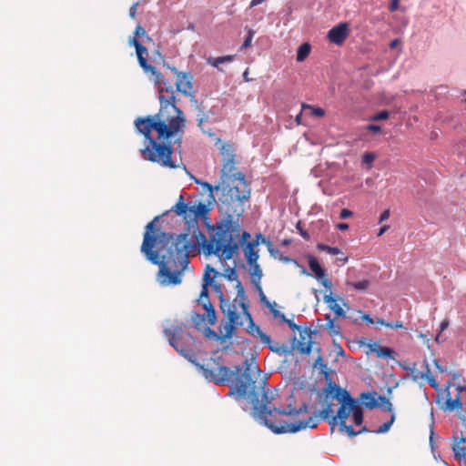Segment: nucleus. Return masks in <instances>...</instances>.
Here are the masks:
<instances>
[{"label":"nucleus","instance_id":"obj_20","mask_svg":"<svg viewBox=\"0 0 466 466\" xmlns=\"http://www.w3.org/2000/svg\"><path fill=\"white\" fill-rule=\"evenodd\" d=\"M249 321L251 322V325H250V329H251V330H250V332L252 333V335H253V336H257V337H258V338L260 339V340H261L264 344L268 345V348H269L271 350H275L273 349V347L270 345V342H271V338H270V336H268V335H267L266 333H264V332L260 329V328H259L258 326H256V325L253 323L252 319H251V320L249 319Z\"/></svg>","mask_w":466,"mask_h":466},{"label":"nucleus","instance_id":"obj_15","mask_svg":"<svg viewBox=\"0 0 466 466\" xmlns=\"http://www.w3.org/2000/svg\"><path fill=\"white\" fill-rule=\"evenodd\" d=\"M248 238L244 243H239L244 247L243 251L248 264H255L258 260V253L255 250V248L258 245V240L248 241Z\"/></svg>","mask_w":466,"mask_h":466},{"label":"nucleus","instance_id":"obj_63","mask_svg":"<svg viewBox=\"0 0 466 466\" xmlns=\"http://www.w3.org/2000/svg\"><path fill=\"white\" fill-rule=\"evenodd\" d=\"M362 319L365 321H367L368 323H370V324H373L374 323L372 318L370 315H368V314L363 315Z\"/></svg>","mask_w":466,"mask_h":466},{"label":"nucleus","instance_id":"obj_29","mask_svg":"<svg viewBox=\"0 0 466 466\" xmlns=\"http://www.w3.org/2000/svg\"><path fill=\"white\" fill-rule=\"evenodd\" d=\"M352 417H353V421H354V424L359 426L360 424H362L363 422V410H362V408L360 407V405L357 402L354 409H353V411H352Z\"/></svg>","mask_w":466,"mask_h":466},{"label":"nucleus","instance_id":"obj_6","mask_svg":"<svg viewBox=\"0 0 466 466\" xmlns=\"http://www.w3.org/2000/svg\"><path fill=\"white\" fill-rule=\"evenodd\" d=\"M169 344L183 357L189 361H193L195 354L191 349L187 345L190 340H193V337L184 331L181 325H174L171 328H167L164 330Z\"/></svg>","mask_w":466,"mask_h":466},{"label":"nucleus","instance_id":"obj_30","mask_svg":"<svg viewBox=\"0 0 466 466\" xmlns=\"http://www.w3.org/2000/svg\"><path fill=\"white\" fill-rule=\"evenodd\" d=\"M461 406H462V403L461 402L459 395H458L454 400H452L451 398L446 400L444 410L452 411L456 409L461 408Z\"/></svg>","mask_w":466,"mask_h":466},{"label":"nucleus","instance_id":"obj_14","mask_svg":"<svg viewBox=\"0 0 466 466\" xmlns=\"http://www.w3.org/2000/svg\"><path fill=\"white\" fill-rule=\"evenodd\" d=\"M312 337L310 329L299 330V339L297 343V350L302 354H309L311 351Z\"/></svg>","mask_w":466,"mask_h":466},{"label":"nucleus","instance_id":"obj_40","mask_svg":"<svg viewBox=\"0 0 466 466\" xmlns=\"http://www.w3.org/2000/svg\"><path fill=\"white\" fill-rule=\"evenodd\" d=\"M223 276L229 281H236L238 280V273L235 268H228Z\"/></svg>","mask_w":466,"mask_h":466},{"label":"nucleus","instance_id":"obj_24","mask_svg":"<svg viewBox=\"0 0 466 466\" xmlns=\"http://www.w3.org/2000/svg\"><path fill=\"white\" fill-rule=\"evenodd\" d=\"M326 325L325 328L331 336L340 335V326L336 324L334 319L329 315L325 316Z\"/></svg>","mask_w":466,"mask_h":466},{"label":"nucleus","instance_id":"obj_19","mask_svg":"<svg viewBox=\"0 0 466 466\" xmlns=\"http://www.w3.org/2000/svg\"><path fill=\"white\" fill-rule=\"evenodd\" d=\"M376 392H363L360 394V399L362 404L368 409H374L379 407L378 398Z\"/></svg>","mask_w":466,"mask_h":466},{"label":"nucleus","instance_id":"obj_36","mask_svg":"<svg viewBox=\"0 0 466 466\" xmlns=\"http://www.w3.org/2000/svg\"><path fill=\"white\" fill-rule=\"evenodd\" d=\"M349 285L352 286L356 290L365 291L369 289L370 282L368 279H362L356 282H350Z\"/></svg>","mask_w":466,"mask_h":466},{"label":"nucleus","instance_id":"obj_27","mask_svg":"<svg viewBox=\"0 0 466 466\" xmlns=\"http://www.w3.org/2000/svg\"><path fill=\"white\" fill-rule=\"evenodd\" d=\"M234 60V56H223L218 57H209L208 58V63L214 67L218 68V66L220 64L226 63V62H231Z\"/></svg>","mask_w":466,"mask_h":466},{"label":"nucleus","instance_id":"obj_37","mask_svg":"<svg viewBox=\"0 0 466 466\" xmlns=\"http://www.w3.org/2000/svg\"><path fill=\"white\" fill-rule=\"evenodd\" d=\"M378 400L380 402L379 403V406L381 407L382 410L392 412V404L385 396L380 395L378 396Z\"/></svg>","mask_w":466,"mask_h":466},{"label":"nucleus","instance_id":"obj_3","mask_svg":"<svg viewBox=\"0 0 466 466\" xmlns=\"http://www.w3.org/2000/svg\"><path fill=\"white\" fill-rule=\"evenodd\" d=\"M266 379L261 374L258 366L246 364L245 372L236 384L237 392L239 397H248V402L253 405V415L261 420L274 433H295L302 430L317 428L320 418L319 410L313 412L306 420L287 422L279 418L282 415L295 416L308 412V406L303 403L298 410L290 405L287 409H268V404L271 402L268 392L265 390Z\"/></svg>","mask_w":466,"mask_h":466},{"label":"nucleus","instance_id":"obj_9","mask_svg":"<svg viewBox=\"0 0 466 466\" xmlns=\"http://www.w3.org/2000/svg\"><path fill=\"white\" fill-rule=\"evenodd\" d=\"M193 76L190 73L184 72L178 75V77L176 79L177 91L190 96V101L196 104L197 108L200 110V106L198 105V100L193 95Z\"/></svg>","mask_w":466,"mask_h":466},{"label":"nucleus","instance_id":"obj_35","mask_svg":"<svg viewBox=\"0 0 466 466\" xmlns=\"http://www.w3.org/2000/svg\"><path fill=\"white\" fill-rule=\"evenodd\" d=\"M396 419V416L394 413L391 414L390 420L384 422L382 425H380L376 431H374L375 433L380 434L387 432L391 425L393 424L394 420Z\"/></svg>","mask_w":466,"mask_h":466},{"label":"nucleus","instance_id":"obj_50","mask_svg":"<svg viewBox=\"0 0 466 466\" xmlns=\"http://www.w3.org/2000/svg\"><path fill=\"white\" fill-rule=\"evenodd\" d=\"M353 213L348 209V208H343L341 211H340V214H339V218L341 219H346V218H349L350 217H352Z\"/></svg>","mask_w":466,"mask_h":466},{"label":"nucleus","instance_id":"obj_10","mask_svg":"<svg viewBox=\"0 0 466 466\" xmlns=\"http://www.w3.org/2000/svg\"><path fill=\"white\" fill-rule=\"evenodd\" d=\"M309 267L314 273L316 279L319 280L320 284L326 289V291H330V289H332V282L326 277L325 270L322 268L316 258H309Z\"/></svg>","mask_w":466,"mask_h":466},{"label":"nucleus","instance_id":"obj_1","mask_svg":"<svg viewBox=\"0 0 466 466\" xmlns=\"http://www.w3.org/2000/svg\"><path fill=\"white\" fill-rule=\"evenodd\" d=\"M222 176L228 177L230 183L220 187V210L225 217L212 226V234L208 241L198 228L188 234L176 238L166 232L155 233L156 217L146 226L141 252L147 260L159 266L158 282L162 286L181 283V274L188 265V253L202 247L207 255H216L220 260L232 259L238 253L239 243L250 238V234L241 229L240 217L244 213V201L250 197V188L242 172L235 167V149L230 144L221 147Z\"/></svg>","mask_w":466,"mask_h":466},{"label":"nucleus","instance_id":"obj_23","mask_svg":"<svg viewBox=\"0 0 466 466\" xmlns=\"http://www.w3.org/2000/svg\"><path fill=\"white\" fill-rule=\"evenodd\" d=\"M250 266V275L252 276V283L256 285L258 289H260V280L262 278V269L258 263L248 264Z\"/></svg>","mask_w":466,"mask_h":466},{"label":"nucleus","instance_id":"obj_55","mask_svg":"<svg viewBox=\"0 0 466 466\" xmlns=\"http://www.w3.org/2000/svg\"><path fill=\"white\" fill-rule=\"evenodd\" d=\"M390 210H389V209L384 210V211L380 214V216L379 223H381V222H383L384 220H387V219L390 218Z\"/></svg>","mask_w":466,"mask_h":466},{"label":"nucleus","instance_id":"obj_43","mask_svg":"<svg viewBox=\"0 0 466 466\" xmlns=\"http://www.w3.org/2000/svg\"><path fill=\"white\" fill-rule=\"evenodd\" d=\"M184 218L188 219H196L195 218V208L194 205H190L187 203V208H186V214L182 216Z\"/></svg>","mask_w":466,"mask_h":466},{"label":"nucleus","instance_id":"obj_51","mask_svg":"<svg viewBox=\"0 0 466 466\" xmlns=\"http://www.w3.org/2000/svg\"><path fill=\"white\" fill-rule=\"evenodd\" d=\"M138 2H136L135 4H133L130 8H129V16L131 18H135L136 17V15H137V5H138Z\"/></svg>","mask_w":466,"mask_h":466},{"label":"nucleus","instance_id":"obj_28","mask_svg":"<svg viewBox=\"0 0 466 466\" xmlns=\"http://www.w3.org/2000/svg\"><path fill=\"white\" fill-rule=\"evenodd\" d=\"M196 183L202 186L203 188H205L208 192V197L212 200H215V196L213 194L214 191L215 190L218 191V190H220V187H221L219 185L212 186L211 184L202 181V180H199V179H196Z\"/></svg>","mask_w":466,"mask_h":466},{"label":"nucleus","instance_id":"obj_42","mask_svg":"<svg viewBox=\"0 0 466 466\" xmlns=\"http://www.w3.org/2000/svg\"><path fill=\"white\" fill-rule=\"evenodd\" d=\"M204 335L208 339H214L216 340H220V335L217 333L215 330L210 329L209 327H207L204 329Z\"/></svg>","mask_w":466,"mask_h":466},{"label":"nucleus","instance_id":"obj_39","mask_svg":"<svg viewBox=\"0 0 466 466\" xmlns=\"http://www.w3.org/2000/svg\"><path fill=\"white\" fill-rule=\"evenodd\" d=\"M257 238L258 239V238H261L262 240V243L266 244L267 245V248H268V252L274 256V257H277V255L279 253V250L278 248H275L273 247V244L271 243V241L269 240H266V238L261 235V234H258L257 235Z\"/></svg>","mask_w":466,"mask_h":466},{"label":"nucleus","instance_id":"obj_44","mask_svg":"<svg viewBox=\"0 0 466 466\" xmlns=\"http://www.w3.org/2000/svg\"><path fill=\"white\" fill-rule=\"evenodd\" d=\"M390 113L387 110H382L371 116V120L373 121H380V120H385L389 117Z\"/></svg>","mask_w":466,"mask_h":466},{"label":"nucleus","instance_id":"obj_5","mask_svg":"<svg viewBox=\"0 0 466 466\" xmlns=\"http://www.w3.org/2000/svg\"><path fill=\"white\" fill-rule=\"evenodd\" d=\"M197 368L202 372L203 376L209 381H212L216 384H222L226 380H229L232 377L235 379L232 380V390L229 392V395H235L237 400L248 399V397H239L236 384L238 380L242 377L245 372L246 364L248 363L250 366H257L256 363L245 360L242 365H237L234 367V370H231L229 368L226 366L218 365L213 359H210L207 365L199 364L193 360L192 361Z\"/></svg>","mask_w":466,"mask_h":466},{"label":"nucleus","instance_id":"obj_52","mask_svg":"<svg viewBox=\"0 0 466 466\" xmlns=\"http://www.w3.org/2000/svg\"><path fill=\"white\" fill-rule=\"evenodd\" d=\"M128 44H129V46H133L135 48H137L142 43L137 39V37L133 36V37H129Z\"/></svg>","mask_w":466,"mask_h":466},{"label":"nucleus","instance_id":"obj_25","mask_svg":"<svg viewBox=\"0 0 466 466\" xmlns=\"http://www.w3.org/2000/svg\"><path fill=\"white\" fill-rule=\"evenodd\" d=\"M218 274V272L213 268L210 265H207L204 275H203V282L202 285L209 286L214 281L215 277Z\"/></svg>","mask_w":466,"mask_h":466},{"label":"nucleus","instance_id":"obj_11","mask_svg":"<svg viewBox=\"0 0 466 466\" xmlns=\"http://www.w3.org/2000/svg\"><path fill=\"white\" fill-rule=\"evenodd\" d=\"M349 34V25L347 23H340L329 31L327 37L330 43L340 46L344 43Z\"/></svg>","mask_w":466,"mask_h":466},{"label":"nucleus","instance_id":"obj_26","mask_svg":"<svg viewBox=\"0 0 466 466\" xmlns=\"http://www.w3.org/2000/svg\"><path fill=\"white\" fill-rule=\"evenodd\" d=\"M311 46L309 43L301 44L297 51V61L303 62L310 54Z\"/></svg>","mask_w":466,"mask_h":466},{"label":"nucleus","instance_id":"obj_7","mask_svg":"<svg viewBox=\"0 0 466 466\" xmlns=\"http://www.w3.org/2000/svg\"><path fill=\"white\" fill-rule=\"evenodd\" d=\"M221 310L226 314L228 321L222 323L219 326L220 340L225 341L226 339H231L236 326L242 325V322L238 321L239 315L237 312V307L235 303H230L226 299H221Z\"/></svg>","mask_w":466,"mask_h":466},{"label":"nucleus","instance_id":"obj_61","mask_svg":"<svg viewBox=\"0 0 466 466\" xmlns=\"http://www.w3.org/2000/svg\"><path fill=\"white\" fill-rule=\"evenodd\" d=\"M448 326H449V320L448 319L442 320L441 323V326H440L441 332L445 330L448 328Z\"/></svg>","mask_w":466,"mask_h":466},{"label":"nucleus","instance_id":"obj_17","mask_svg":"<svg viewBox=\"0 0 466 466\" xmlns=\"http://www.w3.org/2000/svg\"><path fill=\"white\" fill-rule=\"evenodd\" d=\"M328 294L324 296V302L328 304L329 308L336 314L337 317L345 318V312L343 309L337 303V299L333 297L332 291H328Z\"/></svg>","mask_w":466,"mask_h":466},{"label":"nucleus","instance_id":"obj_56","mask_svg":"<svg viewBox=\"0 0 466 466\" xmlns=\"http://www.w3.org/2000/svg\"><path fill=\"white\" fill-rule=\"evenodd\" d=\"M387 327L389 328H391V329H400V328H403V324L401 321H395V322H389V324H387Z\"/></svg>","mask_w":466,"mask_h":466},{"label":"nucleus","instance_id":"obj_12","mask_svg":"<svg viewBox=\"0 0 466 466\" xmlns=\"http://www.w3.org/2000/svg\"><path fill=\"white\" fill-rule=\"evenodd\" d=\"M208 287L202 285L198 301L202 303L204 309L207 311L208 324L210 326L215 325L217 320L216 311L208 299Z\"/></svg>","mask_w":466,"mask_h":466},{"label":"nucleus","instance_id":"obj_53","mask_svg":"<svg viewBox=\"0 0 466 466\" xmlns=\"http://www.w3.org/2000/svg\"><path fill=\"white\" fill-rule=\"evenodd\" d=\"M400 1L399 0H391L389 9L390 12L397 11L399 9Z\"/></svg>","mask_w":466,"mask_h":466},{"label":"nucleus","instance_id":"obj_64","mask_svg":"<svg viewBox=\"0 0 466 466\" xmlns=\"http://www.w3.org/2000/svg\"><path fill=\"white\" fill-rule=\"evenodd\" d=\"M462 425H463L464 431H461V437L466 438V418L463 419Z\"/></svg>","mask_w":466,"mask_h":466},{"label":"nucleus","instance_id":"obj_60","mask_svg":"<svg viewBox=\"0 0 466 466\" xmlns=\"http://www.w3.org/2000/svg\"><path fill=\"white\" fill-rule=\"evenodd\" d=\"M164 66H167V67L174 74L177 76V77H178V75L179 74H183L184 72H180L178 71L176 67L174 66H170L169 65H167V64H164Z\"/></svg>","mask_w":466,"mask_h":466},{"label":"nucleus","instance_id":"obj_31","mask_svg":"<svg viewBox=\"0 0 466 466\" xmlns=\"http://www.w3.org/2000/svg\"><path fill=\"white\" fill-rule=\"evenodd\" d=\"M187 205V203L184 202L183 196H180L177 203L171 208V210L174 211L177 216L182 217L186 214Z\"/></svg>","mask_w":466,"mask_h":466},{"label":"nucleus","instance_id":"obj_8","mask_svg":"<svg viewBox=\"0 0 466 466\" xmlns=\"http://www.w3.org/2000/svg\"><path fill=\"white\" fill-rule=\"evenodd\" d=\"M137 57L140 67L146 74L150 73L152 80L158 83L162 80V74L152 65L147 62L148 50L142 44L136 48Z\"/></svg>","mask_w":466,"mask_h":466},{"label":"nucleus","instance_id":"obj_13","mask_svg":"<svg viewBox=\"0 0 466 466\" xmlns=\"http://www.w3.org/2000/svg\"><path fill=\"white\" fill-rule=\"evenodd\" d=\"M415 366L416 363H413V368L411 369L412 380L414 381H418L420 380H426L433 389L438 390L439 384L436 381L435 378L432 376L427 360H424L425 370L423 371L416 370Z\"/></svg>","mask_w":466,"mask_h":466},{"label":"nucleus","instance_id":"obj_59","mask_svg":"<svg viewBox=\"0 0 466 466\" xmlns=\"http://www.w3.org/2000/svg\"><path fill=\"white\" fill-rule=\"evenodd\" d=\"M367 129L371 131V132H374V133H377V132H380V126H376V125H369L367 127Z\"/></svg>","mask_w":466,"mask_h":466},{"label":"nucleus","instance_id":"obj_33","mask_svg":"<svg viewBox=\"0 0 466 466\" xmlns=\"http://www.w3.org/2000/svg\"><path fill=\"white\" fill-rule=\"evenodd\" d=\"M194 208H195V218L196 219L205 217L209 211L207 205L202 202L194 204Z\"/></svg>","mask_w":466,"mask_h":466},{"label":"nucleus","instance_id":"obj_57","mask_svg":"<svg viewBox=\"0 0 466 466\" xmlns=\"http://www.w3.org/2000/svg\"><path fill=\"white\" fill-rule=\"evenodd\" d=\"M260 293V299L263 303H265V305L268 308H271V304L269 303V301L267 299L265 294L263 293L262 291V289L260 288V289H258Z\"/></svg>","mask_w":466,"mask_h":466},{"label":"nucleus","instance_id":"obj_62","mask_svg":"<svg viewBox=\"0 0 466 466\" xmlns=\"http://www.w3.org/2000/svg\"><path fill=\"white\" fill-rule=\"evenodd\" d=\"M336 227L339 230H346V229L349 228V224H347V223H339Z\"/></svg>","mask_w":466,"mask_h":466},{"label":"nucleus","instance_id":"obj_38","mask_svg":"<svg viewBox=\"0 0 466 466\" xmlns=\"http://www.w3.org/2000/svg\"><path fill=\"white\" fill-rule=\"evenodd\" d=\"M302 108L309 110L311 115L317 117H321L325 115V111L321 107H314L312 106L303 104Z\"/></svg>","mask_w":466,"mask_h":466},{"label":"nucleus","instance_id":"obj_22","mask_svg":"<svg viewBox=\"0 0 466 466\" xmlns=\"http://www.w3.org/2000/svg\"><path fill=\"white\" fill-rule=\"evenodd\" d=\"M371 351L374 352L377 357L382 359H394L395 355V351L392 349L380 345H374Z\"/></svg>","mask_w":466,"mask_h":466},{"label":"nucleus","instance_id":"obj_46","mask_svg":"<svg viewBox=\"0 0 466 466\" xmlns=\"http://www.w3.org/2000/svg\"><path fill=\"white\" fill-rule=\"evenodd\" d=\"M375 159V155L373 153L367 152L363 155L362 160L364 163L371 165Z\"/></svg>","mask_w":466,"mask_h":466},{"label":"nucleus","instance_id":"obj_41","mask_svg":"<svg viewBox=\"0 0 466 466\" xmlns=\"http://www.w3.org/2000/svg\"><path fill=\"white\" fill-rule=\"evenodd\" d=\"M134 35L136 37H146L147 40H151V38L148 36L147 33L140 24H138L136 26Z\"/></svg>","mask_w":466,"mask_h":466},{"label":"nucleus","instance_id":"obj_32","mask_svg":"<svg viewBox=\"0 0 466 466\" xmlns=\"http://www.w3.org/2000/svg\"><path fill=\"white\" fill-rule=\"evenodd\" d=\"M206 320H208L207 314L206 315H201V314H198V313H193L192 316H191V321H192L194 327L196 329H198V330L201 329L202 324Z\"/></svg>","mask_w":466,"mask_h":466},{"label":"nucleus","instance_id":"obj_21","mask_svg":"<svg viewBox=\"0 0 466 466\" xmlns=\"http://www.w3.org/2000/svg\"><path fill=\"white\" fill-rule=\"evenodd\" d=\"M249 321L251 322V325H250V329H251V330H250V332L252 333V335H253V336H257V337H258V338L260 339V340H261L264 344L268 345V348H269L271 350H275L273 349V347L270 345V342H271V338H270V336H268V335H267L266 333H264V332L260 329V328H259L258 326H256V325L253 323L252 319H251V320L249 319Z\"/></svg>","mask_w":466,"mask_h":466},{"label":"nucleus","instance_id":"obj_2","mask_svg":"<svg viewBox=\"0 0 466 466\" xmlns=\"http://www.w3.org/2000/svg\"><path fill=\"white\" fill-rule=\"evenodd\" d=\"M160 107L157 114L138 117L135 121L137 131L145 137L147 145L141 149L145 160L157 163L163 167L177 168L178 164L171 157L174 147L170 139L178 136L180 143L187 119L183 111L176 106L173 86L165 80L158 83Z\"/></svg>","mask_w":466,"mask_h":466},{"label":"nucleus","instance_id":"obj_16","mask_svg":"<svg viewBox=\"0 0 466 466\" xmlns=\"http://www.w3.org/2000/svg\"><path fill=\"white\" fill-rule=\"evenodd\" d=\"M454 443L452 444V451L454 457L458 461H463L466 463V438L461 437L458 440L453 437Z\"/></svg>","mask_w":466,"mask_h":466},{"label":"nucleus","instance_id":"obj_58","mask_svg":"<svg viewBox=\"0 0 466 466\" xmlns=\"http://www.w3.org/2000/svg\"><path fill=\"white\" fill-rule=\"evenodd\" d=\"M297 228L299 229V234L301 235V237L304 239H307V240L309 239V234L306 230H304L303 228H300L299 223L298 224Z\"/></svg>","mask_w":466,"mask_h":466},{"label":"nucleus","instance_id":"obj_48","mask_svg":"<svg viewBox=\"0 0 466 466\" xmlns=\"http://www.w3.org/2000/svg\"><path fill=\"white\" fill-rule=\"evenodd\" d=\"M214 291H216L217 293H218L219 295V300L221 301V299H224V295L222 293V290H221V287L218 283H215L214 281L212 282V284L210 285Z\"/></svg>","mask_w":466,"mask_h":466},{"label":"nucleus","instance_id":"obj_45","mask_svg":"<svg viewBox=\"0 0 466 466\" xmlns=\"http://www.w3.org/2000/svg\"><path fill=\"white\" fill-rule=\"evenodd\" d=\"M254 35V32L252 30H248V35L246 36L241 48L246 49L251 46L252 38Z\"/></svg>","mask_w":466,"mask_h":466},{"label":"nucleus","instance_id":"obj_4","mask_svg":"<svg viewBox=\"0 0 466 466\" xmlns=\"http://www.w3.org/2000/svg\"><path fill=\"white\" fill-rule=\"evenodd\" d=\"M319 400L322 406L319 410V417L323 420H328L331 428L339 424V430L346 431L350 437L369 431L365 426L356 431L346 424V420L352 413L357 400L348 390L341 389L335 382L330 380L328 381L326 387L319 393Z\"/></svg>","mask_w":466,"mask_h":466},{"label":"nucleus","instance_id":"obj_34","mask_svg":"<svg viewBox=\"0 0 466 466\" xmlns=\"http://www.w3.org/2000/svg\"><path fill=\"white\" fill-rule=\"evenodd\" d=\"M317 248L320 251H326L330 255L341 254V250L337 247H329L326 244L319 243L317 245Z\"/></svg>","mask_w":466,"mask_h":466},{"label":"nucleus","instance_id":"obj_54","mask_svg":"<svg viewBox=\"0 0 466 466\" xmlns=\"http://www.w3.org/2000/svg\"><path fill=\"white\" fill-rule=\"evenodd\" d=\"M283 322L287 323L289 326V328L293 330H300L299 327L297 324H295L291 319L286 318Z\"/></svg>","mask_w":466,"mask_h":466},{"label":"nucleus","instance_id":"obj_49","mask_svg":"<svg viewBox=\"0 0 466 466\" xmlns=\"http://www.w3.org/2000/svg\"><path fill=\"white\" fill-rule=\"evenodd\" d=\"M208 115H207V114H205V113L201 110V114H199V115L198 116V119H197V120H198V126L199 127H202V124H203L205 121H207V120H208Z\"/></svg>","mask_w":466,"mask_h":466},{"label":"nucleus","instance_id":"obj_18","mask_svg":"<svg viewBox=\"0 0 466 466\" xmlns=\"http://www.w3.org/2000/svg\"><path fill=\"white\" fill-rule=\"evenodd\" d=\"M236 289L238 290V298L239 299V305L242 308L243 314L247 317L248 319L251 320V315L248 312V306L247 304V298L245 296V289L242 283L238 279Z\"/></svg>","mask_w":466,"mask_h":466},{"label":"nucleus","instance_id":"obj_47","mask_svg":"<svg viewBox=\"0 0 466 466\" xmlns=\"http://www.w3.org/2000/svg\"><path fill=\"white\" fill-rule=\"evenodd\" d=\"M270 311L273 314L275 319H280L282 322L286 319L285 314L281 313L279 310L274 309L273 307L270 308Z\"/></svg>","mask_w":466,"mask_h":466}]
</instances>
